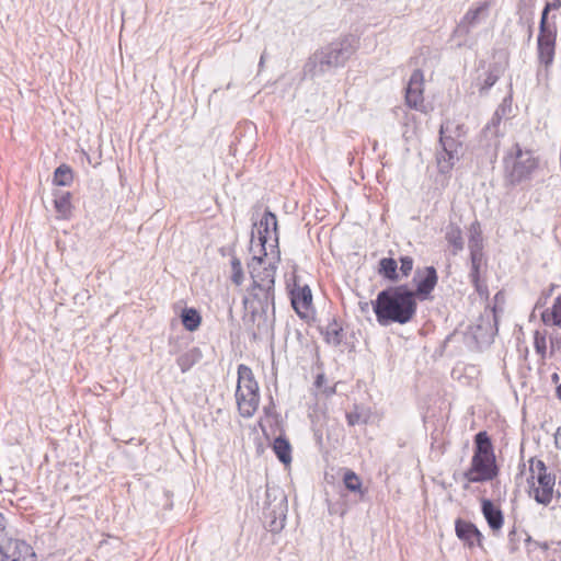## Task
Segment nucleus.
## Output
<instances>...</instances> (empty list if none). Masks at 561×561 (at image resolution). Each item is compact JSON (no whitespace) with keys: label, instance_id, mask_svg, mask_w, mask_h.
Returning a JSON list of instances; mask_svg holds the SVG:
<instances>
[{"label":"nucleus","instance_id":"f257e3e1","mask_svg":"<svg viewBox=\"0 0 561 561\" xmlns=\"http://www.w3.org/2000/svg\"><path fill=\"white\" fill-rule=\"evenodd\" d=\"M373 310L380 325L405 324L415 317L417 301L407 285L393 286L378 293Z\"/></svg>","mask_w":561,"mask_h":561},{"label":"nucleus","instance_id":"f03ea898","mask_svg":"<svg viewBox=\"0 0 561 561\" xmlns=\"http://www.w3.org/2000/svg\"><path fill=\"white\" fill-rule=\"evenodd\" d=\"M473 454L469 467L463 472L467 489L470 483H488L497 479L500 467L490 435L485 431L476 434Z\"/></svg>","mask_w":561,"mask_h":561},{"label":"nucleus","instance_id":"7ed1b4c3","mask_svg":"<svg viewBox=\"0 0 561 561\" xmlns=\"http://www.w3.org/2000/svg\"><path fill=\"white\" fill-rule=\"evenodd\" d=\"M526 491L538 504H551L556 492V476L548 470L543 460L531 457L526 472Z\"/></svg>","mask_w":561,"mask_h":561},{"label":"nucleus","instance_id":"20e7f679","mask_svg":"<svg viewBox=\"0 0 561 561\" xmlns=\"http://www.w3.org/2000/svg\"><path fill=\"white\" fill-rule=\"evenodd\" d=\"M560 8L561 0H553L546 3L541 13L537 50L538 59L546 68H549L553 62L558 33L556 15L549 18V13L550 11H558Z\"/></svg>","mask_w":561,"mask_h":561},{"label":"nucleus","instance_id":"39448f33","mask_svg":"<svg viewBox=\"0 0 561 561\" xmlns=\"http://www.w3.org/2000/svg\"><path fill=\"white\" fill-rule=\"evenodd\" d=\"M263 254L254 253L251 262L248 264L252 278L251 294L259 300L267 301L273 297L275 283V264L278 262L273 256L267 263Z\"/></svg>","mask_w":561,"mask_h":561},{"label":"nucleus","instance_id":"423d86ee","mask_svg":"<svg viewBox=\"0 0 561 561\" xmlns=\"http://www.w3.org/2000/svg\"><path fill=\"white\" fill-rule=\"evenodd\" d=\"M257 239L252 240L251 250L263 256H273L276 261L280 260L278 249V231L276 215L266 210L256 225Z\"/></svg>","mask_w":561,"mask_h":561},{"label":"nucleus","instance_id":"0eeeda50","mask_svg":"<svg viewBox=\"0 0 561 561\" xmlns=\"http://www.w3.org/2000/svg\"><path fill=\"white\" fill-rule=\"evenodd\" d=\"M290 304L297 316L305 321L314 317L313 297L310 287L295 275L287 284Z\"/></svg>","mask_w":561,"mask_h":561},{"label":"nucleus","instance_id":"6e6552de","mask_svg":"<svg viewBox=\"0 0 561 561\" xmlns=\"http://www.w3.org/2000/svg\"><path fill=\"white\" fill-rule=\"evenodd\" d=\"M389 254L392 255V251H389ZM399 262L400 267L398 271V262L393 256L380 259L377 266L378 275L391 283L409 277L414 267L413 257L410 255L400 256Z\"/></svg>","mask_w":561,"mask_h":561},{"label":"nucleus","instance_id":"1a4fd4ad","mask_svg":"<svg viewBox=\"0 0 561 561\" xmlns=\"http://www.w3.org/2000/svg\"><path fill=\"white\" fill-rule=\"evenodd\" d=\"M425 78L421 69L412 72L404 93L405 104L413 110L427 113L424 98Z\"/></svg>","mask_w":561,"mask_h":561},{"label":"nucleus","instance_id":"9d476101","mask_svg":"<svg viewBox=\"0 0 561 561\" xmlns=\"http://www.w3.org/2000/svg\"><path fill=\"white\" fill-rule=\"evenodd\" d=\"M1 561H37L33 547L25 540L10 538L0 545Z\"/></svg>","mask_w":561,"mask_h":561},{"label":"nucleus","instance_id":"9b49d317","mask_svg":"<svg viewBox=\"0 0 561 561\" xmlns=\"http://www.w3.org/2000/svg\"><path fill=\"white\" fill-rule=\"evenodd\" d=\"M446 127L443 124L439 130V142L443 150L437 154V165L442 173H449L458 160V151L461 144L451 137L445 136Z\"/></svg>","mask_w":561,"mask_h":561},{"label":"nucleus","instance_id":"f8f14e48","mask_svg":"<svg viewBox=\"0 0 561 561\" xmlns=\"http://www.w3.org/2000/svg\"><path fill=\"white\" fill-rule=\"evenodd\" d=\"M413 282L415 284V290H412L413 298L415 300L428 299L438 282L435 267L427 266L423 270H419L414 275Z\"/></svg>","mask_w":561,"mask_h":561},{"label":"nucleus","instance_id":"ddd939ff","mask_svg":"<svg viewBox=\"0 0 561 561\" xmlns=\"http://www.w3.org/2000/svg\"><path fill=\"white\" fill-rule=\"evenodd\" d=\"M455 531L469 548L482 547L483 535L473 523L458 518L455 522Z\"/></svg>","mask_w":561,"mask_h":561},{"label":"nucleus","instance_id":"4468645a","mask_svg":"<svg viewBox=\"0 0 561 561\" xmlns=\"http://www.w3.org/2000/svg\"><path fill=\"white\" fill-rule=\"evenodd\" d=\"M237 407L242 417H252L259 409V391H236Z\"/></svg>","mask_w":561,"mask_h":561},{"label":"nucleus","instance_id":"2eb2a0df","mask_svg":"<svg viewBox=\"0 0 561 561\" xmlns=\"http://www.w3.org/2000/svg\"><path fill=\"white\" fill-rule=\"evenodd\" d=\"M482 514L493 534H499L504 525V515L501 508L491 500L482 499Z\"/></svg>","mask_w":561,"mask_h":561},{"label":"nucleus","instance_id":"dca6fc26","mask_svg":"<svg viewBox=\"0 0 561 561\" xmlns=\"http://www.w3.org/2000/svg\"><path fill=\"white\" fill-rule=\"evenodd\" d=\"M236 391H259V383L252 369L244 364H240L238 366V381Z\"/></svg>","mask_w":561,"mask_h":561},{"label":"nucleus","instance_id":"f3484780","mask_svg":"<svg viewBox=\"0 0 561 561\" xmlns=\"http://www.w3.org/2000/svg\"><path fill=\"white\" fill-rule=\"evenodd\" d=\"M488 9L489 4L486 2L470 8L461 18L459 27L465 28L466 31L470 30L485 16Z\"/></svg>","mask_w":561,"mask_h":561},{"label":"nucleus","instance_id":"a211bd4d","mask_svg":"<svg viewBox=\"0 0 561 561\" xmlns=\"http://www.w3.org/2000/svg\"><path fill=\"white\" fill-rule=\"evenodd\" d=\"M540 319L546 325L556 327L561 330V295L553 300L550 307L541 312Z\"/></svg>","mask_w":561,"mask_h":561},{"label":"nucleus","instance_id":"6ab92c4d","mask_svg":"<svg viewBox=\"0 0 561 561\" xmlns=\"http://www.w3.org/2000/svg\"><path fill=\"white\" fill-rule=\"evenodd\" d=\"M72 195L70 192H64L55 196L54 207L57 213V218L60 220H67L72 215Z\"/></svg>","mask_w":561,"mask_h":561},{"label":"nucleus","instance_id":"aec40b11","mask_svg":"<svg viewBox=\"0 0 561 561\" xmlns=\"http://www.w3.org/2000/svg\"><path fill=\"white\" fill-rule=\"evenodd\" d=\"M273 451L275 453L278 460L285 466L291 462V445L284 436H278L274 439L272 445Z\"/></svg>","mask_w":561,"mask_h":561},{"label":"nucleus","instance_id":"412c9836","mask_svg":"<svg viewBox=\"0 0 561 561\" xmlns=\"http://www.w3.org/2000/svg\"><path fill=\"white\" fill-rule=\"evenodd\" d=\"M183 327L190 331H196L202 323V316L195 308H184L181 313Z\"/></svg>","mask_w":561,"mask_h":561},{"label":"nucleus","instance_id":"4be33fe9","mask_svg":"<svg viewBox=\"0 0 561 561\" xmlns=\"http://www.w3.org/2000/svg\"><path fill=\"white\" fill-rule=\"evenodd\" d=\"M471 264H472V271L470 274L471 280L473 285L476 286L477 290H481L480 285V270L483 264V254L480 250H473L471 251Z\"/></svg>","mask_w":561,"mask_h":561},{"label":"nucleus","instance_id":"5701e85b","mask_svg":"<svg viewBox=\"0 0 561 561\" xmlns=\"http://www.w3.org/2000/svg\"><path fill=\"white\" fill-rule=\"evenodd\" d=\"M73 181L72 169L67 164L59 165L54 172V184L58 186H68Z\"/></svg>","mask_w":561,"mask_h":561},{"label":"nucleus","instance_id":"b1692460","mask_svg":"<svg viewBox=\"0 0 561 561\" xmlns=\"http://www.w3.org/2000/svg\"><path fill=\"white\" fill-rule=\"evenodd\" d=\"M537 168V160L535 158H528L523 164L522 162H516L513 168V176L517 181H520L527 178L535 169Z\"/></svg>","mask_w":561,"mask_h":561},{"label":"nucleus","instance_id":"393cba45","mask_svg":"<svg viewBox=\"0 0 561 561\" xmlns=\"http://www.w3.org/2000/svg\"><path fill=\"white\" fill-rule=\"evenodd\" d=\"M343 482L348 491L364 495L362 480L354 471L346 469L343 474Z\"/></svg>","mask_w":561,"mask_h":561},{"label":"nucleus","instance_id":"a878e982","mask_svg":"<svg viewBox=\"0 0 561 561\" xmlns=\"http://www.w3.org/2000/svg\"><path fill=\"white\" fill-rule=\"evenodd\" d=\"M534 347L536 353L545 358L547 355L548 344H547V332L546 331H535L534 332Z\"/></svg>","mask_w":561,"mask_h":561},{"label":"nucleus","instance_id":"bb28decb","mask_svg":"<svg viewBox=\"0 0 561 561\" xmlns=\"http://www.w3.org/2000/svg\"><path fill=\"white\" fill-rule=\"evenodd\" d=\"M231 280L236 286H241L244 280V273L241 261L237 256H232L230 261Z\"/></svg>","mask_w":561,"mask_h":561},{"label":"nucleus","instance_id":"cd10ccee","mask_svg":"<svg viewBox=\"0 0 561 561\" xmlns=\"http://www.w3.org/2000/svg\"><path fill=\"white\" fill-rule=\"evenodd\" d=\"M447 240L454 247L455 251H459L463 247L462 233L459 228H451L447 232Z\"/></svg>","mask_w":561,"mask_h":561},{"label":"nucleus","instance_id":"c85d7f7f","mask_svg":"<svg viewBox=\"0 0 561 561\" xmlns=\"http://www.w3.org/2000/svg\"><path fill=\"white\" fill-rule=\"evenodd\" d=\"M346 420H347L348 425L354 426L355 424H357L359 422L360 415L356 412L347 413Z\"/></svg>","mask_w":561,"mask_h":561},{"label":"nucleus","instance_id":"c756f323","mask_svg":"<svg viewBox=\"0 0 561 561\" xmlns=\"http://www.w3.org/2000/svg\"><path fill=\"white\" fill-rule=\"evenodd\" d=\"M550 345H551V348H554V346L560 347L561 346V337L560 339H551Z\"/></svg>","mask_w":561,"mask_h":561},{"label":"nucleus","instance_id":"7c9ffc66","mask_svg":"<svg viewBox=\"0 0 561 561\" xmlns=\"http://www.w3.org/2000/svg\"><path fill=\"white\" fill-rule=\"evenodd\" d=\"M556 397L561 401V383L556 388Z\"/></svg>","mask_w":561,"mask_h":561},{"label":"nucleus","instance_id":"2f4dec72","mask_svg":"<svg viewBox=\"0 0 561 561\" xmlns=\"http://www.w3.org/2000/svg\"><path fill=\"white\" fill-rule=\"evenodd\" d=\"M4 528V516L3 514L0 512V529H3Z\"/></svg>","mask_w":561,"mask_h":561},{"label":"nucleus","instance_id":"473e14b6","mask_svg":"<svg viewBox=\"0 0 561 561\" xmlns=\"http://www.w3.org/2000/svg\"><path fill=\"white\" fill-rule=\"evenodd\" d=\"M551 378H552V380H553L554 382H558V380H559V375H558L557 373H554V374L551 376Z\"/></svg>","mask_w":561,"mask_h":561},{"label":"nucleus","instance_id":"72a5a7b5","mask_svg":"<svg viewBox=\"0 0 561 561\" xmlns=\"http://www.w3.org/2000/svg\"><path fill=\"white\" fill-rule=\"evenodd\" d=\"M494 82H495V79H494V78H493V79L489 78V79L486 80V82H485V83H486L488 85H492Z\"/></svg>","mask_w":561,"mask_h":561},{"label":"nucleus","instance_id":"f704fd0d","mask_svg":"<svg viewBox=\"0 0 561 561\" xmlns=\"http://www.w3.org/2000/svg\"><path fill=\"white\" fill-rule=\"evenodd\" d=\"M322 382L321 376H318V383Z\"/></svg>","mask_w":561,"mask_h":561},{"label":"nucleus","instance_id":"c9c22d12","mask_svg":"<svg viewBox=\"0 0 561 561\" xmlns=\"http://www.w3.org/2000/svg\"><path fill=\"white\" fill-rule=\"evenodd\" d=\"M322 382L321 376H318V383Z\"/></svg>","mask_w":561,"mask_h":561}]
</instances>
